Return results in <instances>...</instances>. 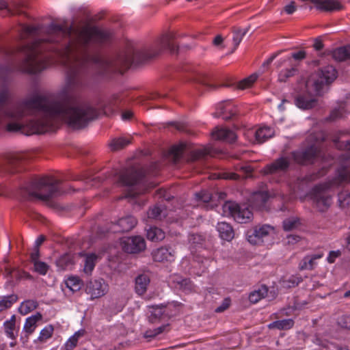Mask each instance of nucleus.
Returning <instances> with one entry per match:
<instances>
[{
  "instance_id": "1",
  "label": "nucleus",
  "mask_w": 350,
  "mask_h": 350,
  "mask_svg": "<svg viewBox=\"0 0 350 350\" xmlns=\"http://www.w3.org/2000/svg\"><path fill=\"white\" fill-rule=\"evenodd\" d=\"M61 180L51 176L34 179L28 185L21 188L20 193L24 200L42 201L50 200L62 195L64 191L59 187Z\"/></svg>"
},
{
  "instance_id": "2",
  "label": "nucleus",
  "mask_w": 350,
  "mask_h": 350,
  "mask_svg": "<svg viewBox=\"0 0 350 350\" xmlns=\"http://www.w3.org/2000/svg\"><path fill=\"white\" fill-rule=\"evenodd\" d=\"M158 164L152 163L148 168L145 169L140 165H133L123 170L119 175V182L124 186L133 187L128 192L126 197L135 198L148 190L144 185L146 174L156 176L158 171Z\"/></svg>"
},
{
  "instance_id": "3",
  "label": "nucleus",
  "mask_w": 350,
  "mask_h": 350,
  "mask_svg": "<svg viewBox=\"0 0 350 350\" xmlns=\"http://www.w3.org/2000/svg\"><path fill=\"white\" fill-rule=\"evenodd\" d=\"M336 77V68L332 65H327L310 75L306 81V88L309 91H313L316 95L321 96Z\"/></svg>"
},
{
  "instance_id": "4",
  "label": "nucleus",
  "mask_w": 350,
  "mask_h": 350,
  "mask_svg": "<svg viewBox=\"0 0 350 350\" xmlns=\"http://www.w3.org/2000/svg\"><path fill=\"white\" fill-rule=\"evenodd\" d=\"M312 206L320 213L326 212L332 205V198L326 185H316L310 196Z\"/></svg>"
},
{
  "instance_id": "5",
  "label": "nucleus",
  "mask_w": 350,
  "mask_h": 350,
  "mask_svg": "<svg viewBox=\"0 0 350 350\" xmlns=\"http://www.w3.org/2000/svg\"><path fill=\"white\" fill-rule=\"evenodd\" d=\"M224 212H228L234 219L240 224L250 221L253 217L252 211L245 206H241L234 202H227L224 205Z\"/></svg>"
},
{
  "instance_id": "6",
  "label": "nucleus",
  "mask_w": 350,
  "mask_h": 350,
  "mask_svg": "<svg viewBox=\"0 0 350 350\" xmlns=\"http://www.w3.org/2000/svg\"><path fill=\"white\" fill-rule=\"evenodd\" d=\"M295 162L300 165H308L314 162L320 154V148L316 144H312L304 149L291 153Z\"/></svg>"
},
{
  "instance_id": "7",
  "label": "nucleus",
  "mask_w": 350,
  "mask_h": 350,
  "mask_svg": "<svg viewBox=\"0 0 350 350\" xmlns=\"http://www.w3.org/2000/svg\"><path fill=\"white\" fill-rule=\"evenodd\" d=\"M137 223L135 217L127 215L119 219L117 221L108 224L107 230L113 233L127 232L134 228Z\"/></svg>"
},
{
  "instance_id": "8",
  "label": "nucleus",
  "mask_w": 350,
  "mask_h": 350,
  "mask_svg": "<svg viewBox=\"0 0 350 350\" xmlns=\"http://www.w3.org/2000/svg\"><path fill=\"white\" fill-rule=\"evenodd\" d=\"M290 159L281 157L272 163L266 165L261 170L264 175H279L286 173L290 167Z\"/></svg>"
},
{
  "instance_id": "9",
  "label": "nucleus",
  "mask_w": 350,
  "mask_h": 350,
  "mask_svg": "<svg viewBox=\"0 0 350 350\" xmlns=\"http://www.w3.org/2000/svg\"><path fill=\"white\" fill-rule=\"evenodd\" d=\"M122 250L129 254H137L146 248V242L143 237L134 236L128 237L121 242Z\"/></svg>"
},
{
  "instance_id": "10",
  "label": "nucleus",
  "mask_w": 350,
  "mask_h": 350,
  "mask_svg": "<svg viewBox=\"0 0 350 350\" xmlns=\"http://www.w3.org/2000/svg\"><path fill=\"white\" fill-rule=\"evenodd\" d=\"M272 230L273 228L269 225L256 226L247 230V239L251 244H259L262 242V238L268 236Z\"/></svg>"
},
{
  "instance_id": "11",
  "label": "nucleus",
  "mask_w": 350,
  "mask_h": 350,
  "mask_svg": "<svg viewBox=\"0 0 350 350\" xmlns=\"http://www.w3.org/2000/svg\"><path fill=\"white\" fill-rule=\"evenodd\" d=\"M86 292L91 295V299L99 298L107 292V284L103 280H95L88 283Z\"/></svg>"
},
{
  "instance_id": "12",
  "label": "nucleus",
  "mask_w": 350,
  "mask_h": 350,
  "mask_svg": "<svg viewBox=\"0 0 350 350\" xmlns=\"http://www.w3.org/2000/svg\"><path fill=\"white\" fill-rule=\"evenodd\" d=\"M214 139L227 143H233L237 139V135L234 131L226 128L217 129L212 132Z\"/></svg>"
},
{
  "instance_id": "13",
  "label": "nucleus",
  "mask_w": 350,
  "mask_h": 350,
  "mask_svg": "<svg viewBox=\"0 0 350 350\" xmlns=\"http://www.w3.org/2000/svg\"><path fill=\"white\" fill-rule=\"evenodd\" d=\"M23 161V156L21 154H11L5 158L4 168L10 173H15L19 170Z\"/></svg>"
},
{
  "instance_id": "14",
  "label": "nucleus",
  "mask_w": 350,
  "mask_h": 350,
  "mask_svg": "<svg viewBox=\"0 0 350 350\" xmlns=\"http://www.w3.org/2000/svg\"><path fill=\"white\" fill-rule=\"evenodd\" d=\"M174 255L175 251L167 247H161L152 254L153 259L157 262L172 261Z\"/></svg>"
},
{
  "instance_id": "15",
  "label": "nucleus",
  "mask_w": 350,
  "mask_h": 350,
  "mask_svg": "<svg viewBox=\"0 0 350 350\" xmlns=\"http://www.w3.org/2000/svg\"><path fill=\"white\" fill-rule=\"evenodd\" d=\"M184 70L185 72H193V77H192L191 79L201 83L202 85L208 88L210 90H216L219 87V85L211 83L210 80L206 77L192 70L189 66H185ZM221 85H219V86H221Z\"/></svg>"
},
{
  "instance_id": "16",
  "label": "nucleus",
  "mask_w": 350,
  "mask_h": 350,
  "mask_svg": "<svg viewBox=\"0 0 350 350\" xmlns=\"http://www.w3.org/2000/svg\"><path fill=\"white\" fill-rule=\"evenodd\" d=\"M212 155L211 149L210 148H198L191 151L187 162L193 163L197 161H203L206 156Z\"/></svg>"
},
{
  "instance_id": "17",
  "label": "nucleus",
  "mask_w": 350,
  "mask_h": 350,
  "mask_svg": "<svg viewBox=\"0 0 350 350\" xmlns=\"http://www.w3.org/2000/svg\"><path fill=\"white\" fill-rule=\"evenodd\" d=\"M150 284V278L146 274H139L135 280V291L138 295H143L146 293Z\"/></svg>"
},
{
  "instance_id": "18",
  "label": "nucleus",
  "mask_w": 350,
  "mask_h": 350,
  "mask_svg": "<svg viewBox=\"0 0 350 350\" xmlns=\"http://www.w3.org/2000/svg\"><path fill=\"white\" fill-rule=\"evenodd\" d=\"M217 228L222 239L230 241L234 238V232L229 224L226 222L218 223Z\"/></svg>"
},
{
  "instance_id": "19",
  "label": "nucleus",
  "mask_w": 350,
  "mask_h": 350,
  "mask_svg": "<svg viewBox=\"0 0 350 350\" xmlns=\"http://www.w3.org/2000/svg\"><path fill=\"white\" fill-rule=\"evenodd\" d=\"M148 217L157 220H162L167 215V211L165 206L157 204L148 211Z\"/></svg>"
},
{
  "instance_id": "20",
  "label": "nucleus",
  "mask_w": 350,
  "mask_h": 350,
  "mask_svg": "<svg viewBox=\"0 0 350 350\" xmlns=\"http://www.w3.org/2000/svg\"><path fill=\"white\" fill-rule=\"evenodd\" d=\"M317 99L308 97L306 95H299L295 98V105L302 109H310L317 105Z\"/></svg>"
},
{
  "instance_id": "21",
  "label": "nucleus",
  "mask_w": 350,
  "mask_h": 350,
  "mask_svg": "<svg viewBox=\"0 0 350 350\" xmlns=\"http://www.w3.org/2000/svg\"><path fill=\"white\" fill-rule=\"evenodd\" d=\"M185 148L186 144L183 143L172 146L168 152V159L174 163H178L182 158Z\"/></svg>"
},
{
  "instance_id": "22",
  "label": "nucleus",
  "mask_w": 350,
  "mask_h": 350,
  "mask_svg": "<svg viewBox=\"0 0 350 350\" xmlns=\"http://www.w3.org/2000/svg\"><path fill=\"white\" fill-rule=\"evenodd\" d=\"M323 256L322 253L308 255L305 256L299 263V268L300 270L314 269L315 260Z\"/></svg>"
},
{
  "instance_id": "23",
  "label": "nucleus",
  "mask_w": 350,
  "mask_h": 350,
  "mask_svg": "<svg viewBox=\"0 0 350 350\" xmlns=\"http://www.w3.org/2000/svg\"><path fill=\"white\" fill-rule=\"evenodd\" d=\"M347 113V110L346 103H340L337 107L331 111L329 117L327 118V120L329 121H336L343 118Z\"/></svg>"
},
{
  "instance_id": "24",
  "label": "nucleus",
  "mask_w": 350,
  "mask_h": 350,
  "mask_svg": "<svg viewBox=\"0 0 350 350\" xmlns=\"http://www.w3.org/2000/svg\"><path fill=\"white\" fill-rule=\"evenodd\" d=\"M42 318V314L40 312H37L36 314L32 315L26 319L24 325V330L27 333V336L34 332L37 326V322L40 321Z\"/></svg>"
},
{
  "instance_id": "25",
  "label": "nucleus",
  "mask_w": 350,
  "mask_h": 350,
  "mask_svg": "<svg viewBox=\"0 0 350 350\" xmlns=\"http://www.w3.org/2000/svg\"><path fill=\"white\" fill-rule=\"evenodd\" d=\"M332 57L338 62H343L350 59V45L341 46L334 50Z\"/></svg>"
},
{
  "instance_id": "26",
  "label": "nucleus",
  "mask_w": 350,
  "mask_h": 350,
  "mask_svg": "<svg viewBox=\"0 0 350 350\" xmlns=\"http://www.w3.org/2000/svg\"><path fill=\"white\" fill-rule=\"evenodd\" d=\"M147 239L152 241H160L165 239V232L159 228L150 227L146 233Z\"/></svg>"
},
{
  "instance_id": "27",
  "label": "nucleus",
  "mask_w": 350,
  "mask_h": 350,
  "mask_svg": "<svg viewBox=\"0 0 350 350\" xmlns=\"http://www.w3.org/2000/svg\"><path fill=\"white\" fill-rule=\"evenodd\" d=\"M248 28L242 29L239 27H233L232 28V32L233 33L232 41H233V49L231 53L234 52L239 44L241 43L243 37L247 33Z\"/></svg>"
},
{
  "instance_id": "28",
  "label": "nucleus",
  "mask_w": 350,
  "mask_h": 350,
  "mask_svg": "<svg viewBox=\"0 0 350 350\" xmlns=\"http://www.w3.org/2000/svg\"><path fill=\"white\" fill-rule=\"evenodd\" d=\"M273 135V130L269 127H262L255 132L256 140L262 144L267 139L271 138Z\"/></svg>"
},
{
  "instance_id": "29",
  "label": "nucleus",
  "mask_w": 350,
  "mask_h": 350,
  "mask_svg": "<svg viewBox=\"0 0 350 350\" xmlns=\"http://www.w3.org/2000/svg\"><path fill=\"white\" fill-rule=\"evenodd\" d=\"M268 288L265 285H262L258 290L254 291L249 295V300L252 304L257 303L261 299L267 296Z\"/></svg>"
},
{
  "instance_id": "30",
  "label": "nucleus",
  "mask_w": 350,
  "mask_h": 350,
  "mask_svg": "<svg viewBox=\"0 0 350 350\" xmlns=\"http://www.w3.org/2000/svg\"><path fill=\"white\" fill-rule=\"evenodd\" d=\"M73 264V255L70 253L64 254L56 260L57 266L62 270L70 267Z\"/></svg>"
},
{
  "instance_id": "31",
  "label": "nucleus",
  "mask_w": 350,
  "mask_h": 350,
  "mask_svg": "<svg viewBox=\"0 0 350 350\" xmlns=\"http://www.w3.org/2000/svg\"><path fill=\"white\" fill-rule=\"evenodd\" d=\"M293 320L288 319L273 321L268 325V327L269 329H278L280 330L289 329L293 326Z\"/></svg>"
},
{
  "instance_id": "32",
  "label": "nucleus",
  "mask_w": 350,
  "mask_h": 350,
  "mask_svg": "<svg viewBox=\"0 0 350 350\" xmlns=\"http://www.w3.org/2000/svg\"><path fill=\"white\" fill-rule=\"evenodd\" d=\"M188 241L192 249L201 248L205 243V237L201 234L191 233L189 235Z\"/></svg>"
},
{
  "instance_id": "33",
  "label": "nucleus",
  "mask_w": 350,
  "mask_h": 350,
  "mask_svg": "<svg viewBox=\"0 0 350 350\" xmlns=\"http://www.w3.org/2000/svg\"><path fill=\"white\" fill-rule=\"evenodd\" d=\"M298 69L297 65L292 66L291 68L282 70L278 74V81L286 82L289 78L297 75Z\"/></svg>"
},
{
  "instance_id": "34",
  "label": "nucleus",
  "mask_w": 350,
  "mask_h": 350,
  "mask_svg": "<svg viewBox=\"0 0 350 350\" xmlns=\"http://www.w3.org/2000/svg\"><path fill=\"white\" fill-rule=\"evenodd\" d=\"M17 300L18 296L15 294L2 297L0 300V312L10 308Z\"/></svg>"
},
{
  "instance_id": "35",
  "label": "nucleus",
  "mask_w": 350,
  "mask_h": 350,
  "mask_svg": "<svg viewBox=\"0 0 350 350\" xmlns=\"http://www.w3.org/2000/svg\"><path fill=\"white\" fill-rule=\"evenodd\" d=\"M38 304L36 301L29 299L23 301L20 308L19 312L22 314H27V313L31 312L35 310L38 307Z\"/></svg>"
},
{
  "instance_id": "36",
  "label": "nucleus",
  "mask_w": 350,
  "mask_h": 350,
  "mask_svg": "<svg viewBox=\"0 0 350 350\" xmlns=\"http://www.w3.org/2000/svg\"><path fill=\"white\" fill-rule=\"evenodd\" d=\"M257 79L258 75L256 73L252 74L250 76L240 81L237 85V88L239 90H245L249 88L257 80Z\"/></svg>"
},
{
  "instance_id": "37",
  "label": "nucleus",
  "mask_w": 350,
  "mask_h": 350,
  "mask_svg": "<svg viewBox=\"0 0 350 350\" xmlns=\"http://www.w3.org/2000/svg\"><path fill=\"white\" fill-rule=\"evenodd\" d=\"M151 308L153 311L151 312V314L149 316V321L152 323H154L157 319H160L161 317L165 314V311L163 306H152Z\"/></svg>"
},
{
  "instance_id": "38",
  "label": "nucleus",
  "mask_w": 350,
  "mask_h": 350,
  "mask_svg": "<svg viewBox=\"0 0 350 350\" xmlns=\"http://www.w3.org/2000/svg\"><path fill=\"white\" fill-rule=\"evenodd\" d=\"M97 256L94 254H89L86 256L85 260L84 271L89 274L90 273L95 267V262Z\"/></svg>"
},
{
  "instance_id": "39",
  "label": "nucleus",
  "mask_w": 350,
  "mask_h": 350,
  "mask_svg": "<svg viewBox=\"0 0 350 350\" xmlns=\"http://www.w3.org/2000/svg\"><path fill=\"white\" fill-rule=\"evenodd\" d=\"M299 224V219L294 217L286 219L282 222L283 229L285 231H291L297 228Z\"/></svg>"
},
{
  "instance_id": "40",
  "label": "nucleus",
  "mask_w": 350,
  "mask_h": 350,
  "mask_svg": "<svg viewBox=\"0 0 350 350\" xmlns=\"http://www.w3.org/2000/svg\"><path fill=\"white\" fill-rule=\"evenodd\" d=\"M219 109L221 110V113L224 115L223 118L226 120L231 119L236 115V111H232L230 108V103L228 102L221 104Z\"/></svg>"
},
{
  "instance_id": "41",
  "label": "nucleus",
  "mask_w": 350,
  "mask_h": 350,
  "mask_svg": "<svg viewBox=\"0 0 350 350\" xmlns=\"http://www.w3.org/2000/svg\"><path fill=\"white\" fill-rule=\"evenodd\" d=\"M4 327L5 329V332L9 338L14 340L16 338V336L14 334V329L15 328V316L13 315L10 320L7 321L4 323Z\"/></svg>"
},
{
  "instance_id": "42",
  "label": "nucleus",
  "mask_w": 350,
  "mask_h": 350,
  "mask_svg": "<svg viewBox=\"0 0 350 350\" xmlns=\"http://www.w3.org/2000/svg\"><path fill=\"white\" fill-rule=\"evenodd\" d=\"M130 144V141L125 138L115 139L111 141L109 146L112 150H118L124 148Z\"/></svg>"
},
{
  "instance_id": "43",
  "label": "nucleus",
  "mask_w": 350,
  "mask_h": 350,
  "mask_svg": "<svg viewBox=\"0 0 350 350\" xmlns=\"http://www.w3.org/2000/svg\"><path fill=\"white\" fill-rule=\"evenodd\" d=\"M195 199L198 202L207 204L212 200L211 194L207 191H202L195 193Z\"/></svg>"
},
{
  "instance_id": "44",
  "label": "nucleus",
  "mask_w": 350,
  "mask_h": 350,
  "mask_svg": "<svg viewBox=\"0 0 350 350\" xmlns=\"http://www.w3.org/2000/svg\"><path fill=\"white\" fill-rule=\"evenodd\" d=\"M178 287L183 291L188 293L193 291V284L190 279L185 278L177 282Z\"/></svg>"
},
{
  "instance_id": "45",
  "label": "nucleus",
  "mask_w": 350,
  "mask_h": 350,
  "mask_svg": "<svg viewBox=\"0 0 350 350\" xmlns=\"http://www.w3.org/2000/svg\"><path fill=\"white\" fill-rule=\"evenodd\" d=\"M53 327L51 325H49L46 326L42 331L40 332V336L38 340L40 341H44L51 337L53 332Z\"/></svg>"
},
{
  "instance_id": "46",
  "label": "nucleus",
  "mask_w": 350,
  "mask_h": 350,
  "mask_svg": "<svg viewBox=\"0 0 350 350\" xmlns=\"http://www.w3.org/2000/svg\"><path fill=\"white\" fill-rule=\"evenodd\" d=\"M338 203L340 207H346L350 205V193L342 192L338 194Z\"/></svg>"
},
{
  "instance_id": "47",
  "label": "nucleus",
  "mask_w": 350,
  "mask_h": 350,
  "mask_svg": "<svg viewBox=\"0 0 350 350\" xmlns=\"http://www.w3.org/2000/svg\"><path fill=\"white\" fill-rule=\"evenodd\" d=\"M34 269L41 275H45L49 270V266L46 263L38 260L33 262Z\"/></svg>"
},
{
  "instance_id": "48",
  "label": "nucleus",
  "mask_w": 350,
  "mask_h": 350,
  "mask_svg": "<svg viewBox=\"0 0 350 350\" xmlns=\"http://www.w3.org/2000/svg\"><path fill=\"white\" fill-rule=\"evenodd\" d=\"M81 280L76 277H70L66 281V285L72 291H77L80 288Z\"/></svg>"
},
{
  "instance_id": "49",
  "label": "nucleus",
  "mask_w": 350,
  "mask_h": 350,
  "mask_svg": "<svg viewBox=\"0 0 350 350\" xmlns=\"http://www.w3.org/2000/svg\"><path fill=\"white\" fill-rule=\"evenodd\" d=\"M338 178L341 182H350V173L349 172L345 167H342L338 172Z\"/></svg>"
},
{
  "instance_id": "50",
  "label": "nucleus",
  "mask_w": 350,
  "mask_h": 350,
  "mask_svg": "<svg viewBox=\"0 0 350 350\" xmlns=\"http://www.w3.org/2000/svg\"><path fill=\"white\" fill-rule=\"evenodd\" d=\"M230 304L231 299L229 297L225 298L223 300L221 304L215 310V312L217 313H220L225 311L230 307Z\"/></svg>"
},
{
  "instance_id": "51",
  "label": "nucleus",
  "mask_w": 350,
  "mask_h": 350,
  "mask_svg": "<svg viewBox=\"0 0 350 350\" xmlns=\"http://www.w3.org/2000/svg\"><path fill=\"white\" fill-rule=\"evenodd\" d=\"M219 178L226 180H238L240 176L234 172H224L219 174Z\"/></svg>"
},
{
  "instance_id": "52",
  "label": "nucleus",
  "mask_w": 350,
  "mask_h": 350,
  "mask_svg": "<svg viewBox=\"0 0 350 350\" xmlns=\"http://www.w3.org/2000/svg\"><path fill=\"white\" fill-rule=\"evenodd\" d=\"M269 198V195L267 192H260L254 196V199L259 201L260 204H265Z\"/></svg>"
},
{
  "instance_id": "53",
  "label": "nucleus",
  "mask_w": 350,
  "mask_h": 350,
  "mask_svg": "<svg viewBox=\"0 0 350 350\" xmlns=\"http://www.w3.org/2000/svg\"><path fill=\"white\" fill-rule=\"evenodd\" d=\"M338 323L341 327L347 329H350V316L345 315L341 317Z\"/></svg>"
},
{
  "instance_id": "54",
  "label": "nucleus",
  "mask_w": 350,
  "mask_h": 350,
  "mask_svg": "<svg viewBox=\"0 0 350 350\" xmlns=\"http://www.w3.org/2000/svg\"><path fill=\"white\" fill-rule=\"evenodd\" d=\"M297 10V5L295 1H291L288 5L284 7V11L287 14H292Z\"/></svg>"
},
{
  "instance_id": "55",
  "label": "nucleus",
  "mask_w": 350,
  "mask_h": 350,
  "mask_svg": "<svg viewBox=\"0 0 350 350\" xmlns=\"http://www.w3.org/2000/svg\"><path fill=\"white\" fill-rule=\"evenodd\" d=\"M78 338L72 336L66 344V350H72L77 344Z\"/></svg>"
},
{
  "instance_id": "56",
  "label": "nucleus",
  "mask_w": 350,
  "mask_h": 350,
  "mask_svg": "<svg viewBox=\"0 0 350 350\" xmlns=\"http://www.w3.org/2000/svg\"><path fill=\"white\" fill-rule=\"evenodd\" d=\"M334 143L338 149L350 150V141H347L345 143H340L338 139H334Z\"/></svg>"
},
{
  "instance_id": "57",
  "label": "nucleus",
  "mask_w": 350,
  "mask_h": 350,
  "mask_svg": "<svg viewBox=\"0 0 350 350\" xmlns=\"http://www.w3.org/2000/svg\"><path fill=\"white\" fill-rule=\"evenodd\" d=\"M169 125L174 126L178 131L181 132H187V126L184 123L178 122H172L168 123Z\"/></svg>"
},
{
  "instance_id": "58",
  "label": "nucleus",
  "mask_w": 350,
  "mask_h": 350,
  "mask_svg": "<svg viewBox=\"0 0 350 350\" xmlns=\"http://www.w3.org/2000/svg\"><path fill=\"white\" fill-rule=\"evenodd\" d=\"M306 57V53L304 51H299L296 53H293L291 55V57L295 60L300 61L305 59Z\"/></svg>"
},
{
  "instance_id": "59",
  "label": "nucleus",
  "mask_w": 350,
  "mask_h": 350,
  "mask_svg": "<svg viewBox=\"0 0 350 350\" xmlns=\"http://www.w3.org/2000/svg\"><path fill=\"white\" fill-rule=\"evenodd\" d=\"M301 281H302L301 278L292 276L288 280V282L289 283L288 286V287H295V286H297Z\"/></svg>"
},
{
  "instance_id": "60",
  "label": "nucleus",
  "mask_w": 350,
  "mask_h": 350,
  "mask_svg": "<svg viewBox=\"0 0 350 350\" xmlns=\"http://www.w3.org/2000/svg\"><path fill=\"white\" fill-rule=\"evenodd\" d=\"M340 255V251H331L327 258V261L329 263H333L335 259Z\"/></svg>"
},
{
  "instance_id": "61",
  "label": "nucleus",
  "mask_w": 350,
  "mask_h": 350,
  "mask_svg": "<svg viewBox=\"0 0 350 350\" xmlns=\"http://www.w3.org/2000/svg\"><path fill=\"white\" fill-rule=\"evenodd\" d=\"M39 257H40L39 248L34 247L33 251L30 254L31 260L33 262H35L38 260Z\"/></svg>"
},
{
  "instance_id": "62",
  "label": "nucleus",
  "mask_w": 350,
  "mask_h": 350,
  "mask_svg": "<svg viewBox=\"0 0 350 350\" xmlns=\"http://www.w3.org/2000/svg\"><path fill=\"white\" fill-rule=\"evenodd\" d=\"M301 239V237L298 235H288L287 236V243L288 244H294L298 242Z\"/></svg>"
},
{
  "instance_id": "63",
  "label": "nucleus",
  "mask_w": 350,
  "mask_h": 350,
  "mask_svg": "<svg viewBox=\"0 0 350 350\" xmlns=\"http://www.w3.org/2000/svg\"><path fill=\"white\" fill-rule=\"evenodd\" d=\"M133 116V113L131 110H126L122 113V118L124 120H130Z\"/></svg>"
},
{
  "instance_id": "64",
  "label": "nucleus",
  "mask_w": 350,
  "mask_h": 350,
  "mask_svg": "<svg viewBox=\"0 0 350 350\" xmlns=\"http://www.w3.org/2000/svg\"><path fill=\"white\" fill-rule=\"evenodd\" d=\"M323 44L321 41V39L319 38H316L314 40V44H313V47L315 49V50L317 51H321V49H323Z\"/></svg>"
}]
</instances>
